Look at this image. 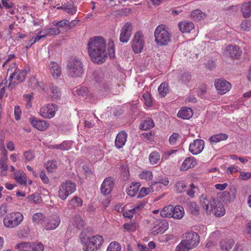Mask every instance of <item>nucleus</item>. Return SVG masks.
Masks as SVG:
<instances>
[{
  "mask_svg": "<svg viewBox=\"0 0 251 251\" xmlns=\"http://www.w3.org/2000/svg\"><path fill=\"white\" fill-rule=\"evenodd\" d=\"M87 46L88 54L93 62L101 64L105 61L107 52L105 40L103 37L96 36L90 38Z\"/></svg>",
  "mask_w": 251,
  "mask_h": 251,
  "instance_id": "obj_1",
  "label": "nucleus"
},
{
  "mask_svg": "<svg viewBox=\"0 0 251 251\" xmlns=\"http://www.w3.org/2000/svg\"><path fill=\"white\" fill-rule=\"evenodd\" d=\"M184 240L176 246V251H189L197 247L200 242V235L194 231L183 234Z\"/></svg>",
  "mask_w": 251,
  "mask_h": 251,
  "instance_id": "obj_2",
  "label": "nucleus"
},
{
  "mask_svg": "<svg viewBox=\"0 0 251 251\" xmlns=\"http://www.w3.org/2000/svg\"><path fill=\"white\" fill-rule=\"evenodd\" d=\"M80 239L83 245L84 251H97L103 242V237L100 235H97L89 237L83 232L80 234Z\"/></svg>",
  "mask_w": 251,
  "mask_h": 251,
  "instance_id": "obj_3",
  "label": "nucleus"
},
{
  "mask_svg": "<svg viewBox=\"0 0 251 251\" xmlns=\"http://www.w3.org/2000/svg\"><path fill=\"white\" fill-rule=\"evenodd\" d=\"M7 74H10L9 87L13 88L15 87L17 83L15 81H12V79H14L19 82H23L25 80L27 72L25 69H17V65L15 63L8 69Z\"/></svg>",
  "mask_w": 251,
  "mask_h": 251,
  "instance_id": "obj_4",
  "label": "nucleus"
},
{
  "mask_svg": "<svg viewBox=\"0 0 251 251\" xmlns=\"http://www.w3.org/2000/svg\"><path fill=\"white\" fill-rule=\"evenodd\" d=\"M83 66L82 62L80 59L77 58L70 59L67 65L68 75L73 77L81 76L84 73Z\"/></svg>",
  "mask_w": 251,
  "mask_h": 251,
  "instance_id": "obj_5",
  "label": "nucleus"
},
{
  "mask_svg": "<svg viewBox=\"0 0 251 251\" xmlns=\"http://www.w3.org/2000/svg\"><path fill=\"white\" fill-rule=\"evenodd\" d=\"M155 41L159 46L167 45L171 40V35L163 25H158L154 31Z\"/></svg>",
  "mask_w": 251,
  "mask_h": 251,
  "instance_id": "obj_6",
  "label": "nucleus"
},
{
  "mask_svg": "<svg viewBox=\"0 0 251 251\" xmlns=\"http://www.w3.org/2000/svg\"><path fill=\"white\" fill-rule=\"evenodd\" d=\"M75 190V184L70 180H68L65 182L62 183L59 186L58 191V196L62 201H65Z\"/></svg>",
  "mask_w": 251,
  "mask_h": 251,
  "instance_id": "obj_7",
  "label": "nucleus"
},
{
  "mask_svg": "<svg viewBox=\"0 0 251 251\" xmlns=\"http://www.w3.org/2000/svg\"><path fill=\"white\" fill-rule=\"evenodd\" d=\"M24 219L20 212H13L7 214L3 220L4 226L8 228H14L19 226Z\"/></svg>",
  "mask_w": 251,
  "mask_h": 251,
  "instance_id": "obj_8",
  "label": "nucleus"
},
{
  "mask_svg": "<svg viewBox=\"0 0 251 251\" xmlns=\"http://www.w3.org/2000/svg\"><path fill=\"white\" fill-rule=\"evenodd\" d=\"M218 199L202 194L200 197L201 204L207 214H210Z\"/></svg>",
  "mask_w": 251,
  "mask_h": 251,
  "instance_id": "obj_9",
  "label": "nucleus"
},
{
  "mask_svg": "<svg viewBox=\"0 0 251 251\" xmlns=\"http://www.w3.org/2000/svg\"><path fill=\"white\" fill-rule=\"evenodd\" d=\"M145 45L144 36L143 33L140 31H137L132 40V48L135 53H140Z\"/></svg>",
  "mask_w": 251,
  "mask_h": 251,
  "instance_id": "obj_10",
  "label": "nucleus"
},
{
  "mask_svg": "<svg viewBox=\"0 0 251 251\" xmlns=\"http://www.w3.org/2000/svg\"><path fill=\"white\" fill-rule=\"evenodd\" d=\"M57 106L53 103H48L42 107L40 110V115L44 118L51 119L55 114Z\"/></svg>",
  "mask_w": 251,
  "mask_h": 251,
  "instance_id": "obj_11",
  "label": "nucleus"
},
{
  "mask_svg": "<svg viewBox=\"0 0 251 251\" xmlns=\"http://www.w3.org/2000/svg\"><path fill=\"white\" fill-rule=\"evenodd\" d=\"M132 26L131 24L127 22L121 30L120 40L122 43H126L129 40L132 33Z\"/></svg>",
  "mask_w": 251,
  "mask_h": 251,
  "instance_id": "obj_12",
  "label": "nucleus"
},
{
  "mask_svg": "<svg viewBox=\"0 0 251 251\" xmlns=\"http://www.w3.org/2000/svg\"><path fill=\"white\" fill-rule=\"evenodd\" d=\"M204 142L202 139H197L194 140L193 143L189 145V151L193 155L200 153L204 149Z\"/></svg>",
  "mask_w": 251,
  "mask_h": 251,
  "instance_id": "obj_13",
  "label": "nucleus"
},
{
  "mask_svg": "<svg viewBox=\"0 0 251 251\" xmlns=\"http://www.w3.org/2000/svg\"><path fill=\"white\" fill-rule=\"evenodd\" d=\"M215 86L218 93L222 95L229 91L231 87L229 82L223 79H218L216 80Z\"/></svg>",
  "mask_w": 251,
  "mask_h": 251,
  "instance_id": "obj_14",
  "label": "nucleus"
},
{
  "mask_svg": "<svg viewBox=\"0 0 251 251\" xmlns=\"http://www.w3.org/2000/svg\"><path fill=\"white\" fill-rule=\"evenodd\" d=\"M114 183L112 177H106L104 179L100 187L101 193L104 195L110 193L114 187Z\"/></svg>",
  "mask_w": 251,
  "mask_h": 251,
  "instance_id": "obj_15",
  "label": "nucleus"
},
{
  "mask_svg": "<svg viewBox=\"0 0 251 251\" xmlns=\"http://www.w3.org/2000/svg\"><path fill=\"white\" fill-rule=\"evenodd\" d=\"M29 122L34 127L40 131H45L49 126V123L45 120L35 118H29Z\"/></svg>",
  "mask_w": 251,
  "mask_h": 251,
  "instance_id": "obj_16",
  "label": "nucleus"
},
{
  "mask_svg": "<svg viewBox=\"0 0 251 251\" xmlns=\"http://www.w3.org/2000/svg\"><path fill=\"white\" fill-rule=\"evenodd\" d=\"M60 222V218L57 216H52L43 225L47 230H51L56 228Z\"/></svg>",
  "mask_w": 251,
  "mask_h": 251,
  "instance_id": "obj_17",
  "label": "nucleus"
},
{
  "mask_svg": "<svg viewBox=\"0 0 251 251\" xmlns=\"http://www.w3.org/2000/svg\"><path fill=\"white\" fill-rule=\"evenodd\" d=\"M127 133L122 131L119 132L115 139V144L117 148L120 149L122 148L125 145L126 141Z\"/></svg>",
  "mask_w": 251,
  "mask_h": 251,
  "instance_id": "obj_18",
  "label": "nucleus"
},
{
  "mask_svg": "<svg viewBox=\"0 0 251 251\" xmlns=\"http://www.w3.org/2000/svg\"><path fill=\"white\" fill-rule=\"evenodd\" d=\"M168 228V224L166 222H160L152 229L151 234L153 235L161 234Z\"/></svg>",
  "mask_w": 251,
  "mask_h": 251,
  "instance_id": "obj_19",
  "label": "nucleus"
},
{
  "mask_svg": "<svg viewBox=\"0 0 251 251\" xmlns=\"http://www.w3.org/2000/svg\"><path fill=\"white\" fill-rule=\"evenodd\" d=\"M50 69L52 76L57 78L61 74V69L59 65L55 62H51L50 64Z\"/></svg>",
  "mask_w": 251,
  "mask_h": 251,
  "instance_id": "obj_20",
  "label": "nucleus"
},
{
  "mask_svg": "<svg viewBox=\"0 0 251 251\" xmlns=\"http://www.w3.org/2000/svg\"><path fill=\"white\" fill-rule=\"evenodd\" d=\"M211 213L214 214L215 216L221 217L223 216L225 213V209L222 203L218 200H217L214 206L212 208Z\"/></svg>",
  "mask_w": 251,
  "mask_h": 251,
  "instance_id": "obj_21",
  "label": "nucleus"
},
{
  "mask_svg": "<svg viewBox=\"0 0 251 251\" xmlns=\"http://www.w3.org/2000/svg\"><path fill=\"white\" fill-rule=\"evenodd\" d=\"M226 52L231 58H237L241 55V51L237 46H228L226 48Z\"/></svg>",
  "mask_w": 251,
  "mask_h": 251,
  "instance_id": "obj_22",
  "label": "nucleus"
},
{
  "mask_svg": "<svg viewBox=\"0 0 251 251\" xmlns=\"http://www.w3.org/2000/svg\"><path fill=\"white\" fill-rule=\"evenodd\" d=\"M47 92L50 94L52 100L58 99L61 96V93L59 88L53 84H50Z\"/></svg>",
  "mask_w": 251,
  "mask_h": 251,
  "instance_id": "obj_23",
  "label": "nucleus"
},
{
  "mask_svg": "<svg viewBox=\"0 0 251 251\" xmlns=\"http://www.w3.org/2000/svg\"><path fill=\"white\" fill-rule=\"evenodd\" d=\"M180 30L183 33H189L194 28V25L191 22H182L178 24Z\"/></svg>",
  "mask_w": 251,
  "mask_h": 251,
  "instance_id": "obj_24",
  "label": "nucleus"
},
{
  "mask_svg": "<svg viewBox=\"0 0 251 251\" xmlns=\"http://www.w3.org/2000/svg\"><path fill=\"white\" fill-rule=\"evenodd\" d=\"M196 165V161L193 157H188L183 162L180 169L183 171H187L190 168H194Z\"/></svg>",
  "mask_w": 251,
  "mask_h": 251,
  "instance_id": "obj_25",
  "label": "nucleus"
},
{
  "mask_svg": "<svg viewBox=\"0 0 251 251\" xmlns=\"http://www.w3.org/2000/svg\"><path fill=\"white\" fill-rule=\"evenodd\" d=\"M14 179L21 185L26 184L27 178L25 174L22 171H16L14 174Z\"/></svg>",
  "mask_w": 251,
  "mask_h": 251,
  "instance_id": "obj_26",
  "label": "nucleus"
},
{
  "mask_svg": "<svg viewBox=\"0 0 251 251\" xmlns=\"http://www.w3.org/2000/svg\"><path fill=\"white\" fill-rule=\"evenodd\" d=\"M177 115L183 119H189L193 116V110L190 108H184L179 110Z\"/></svg>",
  "mask_w": 251,
  "mask_h": 251,
  "instance_id": "obj_27",
  "label": "nucleus"
},
{
  "mask_svg": "<svg viewBox=\"0 0 251 251\" xmlns=\"http://www.w3.org/2000/svg\"><path fill=\"white\" fill-rule=\"evenodd\" d=\"M70 15H75L77 11V7L75 5L73 1H70L65 3V9L64 10Z\"/></svg>",
  "mask_w": 251,
  "mask_h": 251,
  "instance_id": "obj_28",
  "label": "nucleus"
},
{
  "mask_svg": "<svg viewBox=\"0 0 251 251\" xmlns=\"http://www.w3.org/2000/svg\"><path fill=\"white\" fill-rule=\"evenodd\" d=\"M243 16L245 18H249L251 16V1L243 3L241 8Z\"/></svg>",
  "mask_w": 251,
  "mask_h": 251,
  "instance_id": "obj_29",
  "label": "nucleus"
},
{
  "mask_svg": "<svg viewBox=\"0 0 251 251\" xmlns=\"http://www.w3.org/2000/svg\"><path fill=\"white\" fill-rule=\"evenodd\" d=\"M234 243V240L232 239H225L221 241L220 247L222 250L228 251L232 248Z\"/></svg>",
  "mask_w": 251,
  "mask_h": 251,
  "instance_id": "obj_30",
  "label": "nucleus"
},
{
  "mask_svg": "<svg viewBox=\"0 0 251 251\" xmlns=\"http://www.w3.org/2000/svg\"><path fill=\"white\" fill-rule=\"evenodd\" d=\"M173 218L176 219H181L184 216V208L179 205H176L173 207Z\"/></svg>",
  "mask_w": 251,
  "mask_h": 251,
  "instance_id": "obj_31",
  "label": "nucleus"
},
{
  "mask_svg": "<svg viewBox=\"0 0 251 251\" xmlns=\"http://www.w3.org/2000/svg\"><path fill=\"white\" fill-rule=\"evenodd\" d=\"M158 188H154V186L152 185V183L150 185V187L149 188H145L143 187L141 189L138 195V198H142L148 195L150 192H153L154 191H158Z\"/></svg>",
  "mask_w": 251,
  "mask_h": 251,
  "instance_id": "obj_32",
  "label": "nucleus"
},
{
  "mask_svg": "<svg viewBox=\"0 0 251 251\" xmlns=\"http://www.w3.org/2000/svg\"><path fill=\"white\" fill-rule=\"evenodd\" d=\"M139 182H132V185L127 189V194L131 197H134L139 191L140 186Z\"/></svg>",
  "mask_w": 251,
  "mask_h": 251,
  "instance_id": "obj_33",
  "label": "nucleus"
},
{
  "mask_svg": "<svg viewBox=\"0 0 251 251\" xmlns=\"http://www.w3.org/2000/svg\"><path fill=\"white\" fill-rule=\"evenodd\" d=\"M228 137V136L224 133H219L218 134H216L212 136L209 139V140L212 144H215L219 142L225 140Z\"/></svg>",
  "mask_w": 251,
  "mask_h": 251,
  "instance_id": "obj_34",
  "label": "nucleus"
},
{
  "mask_svg": "<svg viewBox=\"0 0 251 251\" xmlns=\"http://www.w3.org/2000/svg\"><path fill=\"white\" fill-rule=\"evenodd\" d=\"M173 206L168 205L163 208L160 211V215L162 217L171 218L173 216Z\"/></svg>",
  "mask_w": 251,
  "mask_h": 251,
  "instance_id": "obj_35",
  "label": "nucleus"
},
{
  "mask_svg": "<svg viewBox=\"0 0 251 251\" xmlns=\"http://www.w3.org/2000/svg\"><path fill=\"white\" fill-rule=\"evenodd\" d=\"M149 160L151 164L156 165L160 163V156L157 151L151 152L149 155Z\"/></svg>",
  "mask_w": 251,
  "mask_h": 251,
  "instance_id": "obj_36",
  "label": "nucleus"
},
{
  "mask_svg": "<svg viewBox=\"0 0 251 251\" xmlns=\"http://www.w3.org/2000/svg\"><path fill=\"white\" fill-rule=\"evenodd\" d=\"M84 224V221L83 220L82 218L80 216L76 215L73 217L72 221V225L76 228L80 229L83 228Z\"/></svg>",
  "mask_w": 251,
  "mask_h": 251,
  "instance_id": "obj_37",
  "label": "nucleus"
},
{
  "mask_svg": "<svg viewBox=\"0 0 251 251\" xmlns=\"http://www.w3.org/2000/svg\"><path fill=\"white\" fill-rule=\"evenodd\" d=\"M7 157L6 155L2 156L0 159V174L1 176H5L6 175V171L7 170V166L6 162L7 161Z\"/></svg>",
  "mask_w": 251,
  "mask_h": 251,
  "instance_id": "obj_38",
  "label": "nucleus"
},
{
  "mask_svg": "<svg viewBox=\"0 0 251 251\" xmlns=\"http://www.w3.org/2000/svg\"><path fill=\"white\" fill-rule=\"evenodd\" d=\"M187 206L189 211L193 215H198L200 212V207L195 202L188 203Z\"/></svg>",
  "mask_w": 251,
  "mask_h": 251,
  "instance_id": "obj_39",
  "label": "nucleus"
},
{
  "mask_svg": "<svg viewBox=\"0 0 251 251\" xmlns=\"http://www.w3.org/2000/svg\"><path fill=\"white\" fill-rule=\"evenodd\" d=\"M140 126L141 129L147 130L153 127L154 126V123L151 118H148L143 121Z\"/></svg>",
  "mask_w": 251,
  "mask_h": 251,
  "instance_id": "obj_40",
  "label": "nucleus"
},
{
  "mask_svg": "<svg viewBox=\"0 0 251 251\" xmlns=\"http://www.w3.org/2000/svg\"><path fill=\"white\" fill-rule=\"evenodd\" d=\"M45 216L41 213H37L33 214L32 221L34 223L40 224L42 226L44 222Z\"/></svg>",
  "mask_w": 251,
  "mask_h": 251,
  "instance_id": "obj_41",
  "label": "nucleus"
},
{
  "mask_svg": "<svg viewBox=\"0 0 251 251\" xmlns=\"http://www.w3.org/2000/svg\"><path fill=\"white\" fill-rule=\"evenodd\" d=\"M69 204L74 208L79 207L82 204V200L81 198L75 196L69 201Z\"/></svg>",
  "mask_w": 251,
  "mask_h": 251,
  "instance_id": "obj_42",
  "label": "nucleus"
},
{
  "mask_svg": "<svg viewBox=\"0 0 251 251\" xmlns=\"http://www.w3.org/2000/svg\"><path fill=\"white\" fill-rule=\"evenodd\" d=\"M159 94L164 97L168 92V86L167 83H162L158 88Z\"/></svg>",
  "mask_w": 251,
  "mask_h": 251,
  "instance_id": "obj_43",
  "label": "nucleus"
},
{
  "mask_svg": "<svg viewBox=\"0 0 251 251\" xmlns=\"http://www.w3.org/2000/svg\"><path fill=\"white\" fill-rule=\"evenodd\" d=\"M57 168V163L55 161L51 160L47 162L46 169L49 172L52 173Z\"/></svg>",
  "mask_w": 251,
  "mask_h": 251,
  "instance_id": "obj_44",
  "label": "nucleus"
},
{
  "mask_svg": "<svg viewBox=\"0 0 251 251\" xmlns=\"http://www.w3.org/2000/svg\"><path fill=\"white\" fill-rule=\"evenodd\" d=\"M28 201H32L35 203H40L42 201L41 196L38 193H34L27 198Z\"/></svg>",
  "mask_w": 251,
  "mask_h": 251,
  "instance_id": "obj_45",
  "label": "nucleus"
},
{
  "mask_svg": "<svg viewBox=\"0 0 251 251\" xmlns=\"http://www.w3.org/2000/svg\"><path fill=\"white\" fill-rule=\"evenodd\" d=\"M60 32V30L58 28H50L46 30L45 35H46V37L47 36H53L59 34Z\"/></svg>",
  "mask_w": 251,
  "mask_h": 251,
  "instance_id": "obj_46",
  "label": "nucleus"
},
{
  "mask_svg": "<svg viewBox=\"0 0 251 251\" xmlns=\"http://www.w3.org/2000/svg\"><path fill=\"white\" fill-rule=\"evenodd\" d=\"M50 149H61L62 150H68L70 148L67 142H63L60 144L51 145Z\"/></svg>",
  "mask_w": 251,
  "mask_h": 251,
  "instance_id": "obj_47",
  "label": "nucleus"
},
{
  "mask_svg": "<svg viewBox=\"0 0 251 251\" xmlns=\"http://www.w3.org/2000/svg\"><path fill=\"white\" fill-rule=\"evenodd\" d=\"M121 247L120 245L116 242H111L108 246L107 251H121Z\"/></svg>",
  "mask_w": 251,
  "mask_h": 251,
  "instance_id": "obj_48",
  "label": "nucleus"
},
{
  "mask_svg": "<svg viewBox=\"0 0 251 251\" xmlns=\"http://www.w3.org/2000/svg\"><path fill=\"white\" fill-rule=\"evenodd\" d=\"M204 14L199 9H196L192 11L191 13V17L196 20H200L202 18Z\"/></svg>",
  "mask_w": 251,
  "mask_h": 251,
  "instance_id": "obj_49",
  "label": "nucleus"
},
{
  "mask_svg": "<svg viewBox=\"0 0 251 251\" xmlns=\"http://www.w3.org/2000/svg\"><path fill=\"white\" fill-rule=\"evenodd\" d=\"M87 88L84 87H79V88H76V89L73 92L75 95L78 96H84L87 95Z\"/></svg>",
  "mask_w": 251,
  "mask_h": 251,
  "instance_id": "obj_50",
  "label": "nucleus"
},
{
  "mask_svg": "<svg viewBox=\"0 0 251 251\" xmlns=\"http://www.w3.org/2000/svg\"><path fill=\"white\" fill-rule=\"evenodd\" d=\"M146 202L145 201H142L138 203H137L134 207L132 208V212H134L135 213H139L145 206Z\"/></svg>",
  "mask_w": 251,
  "mask_h": 251,
  "instance_id": "obj_51",
  "label": "nucleus"
},
{
  "mask_svg": "<svg viewBox=\"0 0 251 251\" xmlns=\"http://www.w3.org/2000/svg\"><path fill=\"white\" fill-rule=\"evenodd\" d=\"M32 251H44V246L41 243H33L31 244Z\"/></svg>",
  "mask_w": 251,
  "mask_h": 251,
  "instance_id": "obj_52",
  "label": "nucleus"
},
{
  "mask_svg": "<svg viewBox=\"0 0 251 251\" xmlns=\"http://www.w3.org/2000/svg\"><path fill=\"white\" fill-rule=\"evenodd\" d=\"M235 196H231L230 194L227 191H224L222 194V200L226 202H230Z\"/></svg>",
  "mask_w": 251,
  "mask_h": 251,
  "instance_id": "obj_53",
  "label": "nucleus"
},
{
  "mask_svg": "<svg viewBox=\"0 0 251 251\" xmlns=\"http://www.w3.org/2000/svg\"><path fill=\"white\" fill-rule=\"evenodd\" d=\"M175 187L177 192L181 193L185 191L186 185L182 181H178L176 184Z\"/></svg>",
  "mask_w": 251,
  "mask_h": 251,
  "instance_id": "obj_54",
  "label": "nucleus"
},
{
  "mask_svg": "<svg viewBox=\"0 0 251 251\" xmlns=\"http://www.w3.org/2000/svg\"><path fill=\"white\" fill-rule=\"evenodd\" d=\"M143 98L145 100V104L148 107H151L152 105V100L150 94L146 93L143 94Z\"/></svg>",
  "mask_w": 251,
  "mask_h": 251,
  "instance_id": "obj_55",
  "label": "nucleus"
},
{
  "mask_svg": "<svg viewBox=\"0 0 251 251\" xmlns=\"http://www.w3.org/2000/svg\"><path fill=\"white\" fill-rule=\"evenodd\" d=\"M151 183L154 186V187L156 185H160L161 184H162L164 186H166L169 184V180L167 177H165L164 178L159 179L157 181H153Z\"/></svg>",
  "mask_w": 251,
  "mask_h": 251,
  "instance_id": "obj_56",
  "label": "nucleus"
},
{
  "mask_svg": "<svg viewBox=\"0 0 251 251\" xmlns=\"http://www.w3.org/2000/svg\"><path fill=\"white\" fill-rule=\"evenodd\" d=\"M191 78V76L188 73H183L181 74L179 79L183 83H187Z\"/></svg>",
  "mask_w": 251,
  "mask_h": 251,
  "instance_id": "obj_57",
  "label": "nucleus"
},
{
  "mask_svg": "<svg viewBox=\"0 0 251 251\" xmlns=\"http://www.w3.org/2000/svg\"><path fill=\"white\" fill-rule=\"evenodd\" d=\"M108 54L111 58L115 56V50L113 42L108 43Z\"/></svg>",
  "mask_w": 251,
  "mask_h": 251,
  "instance_id": "obj_58",
  "label": "nucleus"
},
{
  "mask_svg": "<svg viewBox=\"0 0 251 251\" xmlns=\"http://www.w3.org/2000/svg\"><path fill=\"white\" fill-rule=\"evenodd\" d=\"M69 23V20L65 19L63 20L57 21L53 23V25L60 27H63L65 26L68 25Z\"/></svg>",
  "mask_w": 251,
  "mask_h": 251,
  "instance_id": "obj_59",
  "label": "nucleus"
},
{
  "mask_svg": "<svg viewBox=\"0 0 251 251\" xmlns=\"http://www.w3.org/2000/svg\"><path fill=\"white\" fill-rule=\"evenodd\" d=\"M2 5L6 9H10L14 6L11 0H1Z\"/></svg>",
  "mask_w": 251,
  "mask_h": 251,
  "instance_id": "obj_60",
  "label": "nucleus"
},
{
  "mask_svg": "<svg viewBox=\"0 0 251 251\" xmlns=\"http://www.w3.org/2000/svg\"><path fill=\"white\" fill-rule=\"evenodd\" d=\"M15 118L17 121L21 119V110L20 107L18 105H16L14 108Z\"/></svg>",
  "mask_w": 251,
  "mask_h": 251,
  "instance_id": "obj_61",
  "label": "nucleus"
},
{
  "mask_svg": "<svg viewBox=\"0 0 251 251\" xmlns=\"http://www.w3.org/2000/svg\"><path fill=\"white\" fill-rule=\"evenodd\" d=\"M24 159L27 161L32 160L34 158V155L30 151H27L24 152Z\"/></svg>",
  "mask_w": 251,
  "mask_h": 251,
  "instance_id": "obj_62",
  "label": "nucleus"
},
{
  "mask_svg": "<svg viewBox=\"0 0 251 251\" xmlns=\"http://www.w3.org/2000/svg\"><path fill=\"white\" fill-rule=\"evenodd\" d=\"M251 177V174L249 172H241L239 178L242 180H247Z\"/></svg>",
  "mask_w": 251,
  "mask_h": 251,
  "instance_id": "obj_63",
  "label": "nucleus"
},
{
  "mask_svg": "<svg viewBox=\"0 0 251 251\" xmlns=\"http://www.w3.org/2000/svg\"><path fill=\"white\" fill-rule=\"evenodd\" d=\"M179 135L176 133H174L170 137L169 142L171 145H175L178 138Z\"/></svg>",
  "mask_w": 251,
  "mask_h": 251,
  "instance_id": "obj_64",
  "label": "nucleus"
}]
</instances>
